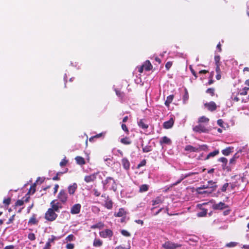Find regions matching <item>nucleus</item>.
Wrapping results in <instances>:
<instances>
[{"instance_id":"obj_1","label":"nucleus","mask_w":249,"mask_h":249,"mask_svg":"<svg viewBox=\"0 0 249 249\" xmlns=\"http://www.w3.org/2000/svg\"><path fill=\"white\" fill-rule=\"evenodd\" d=\"M217 188V185L215 184V182L212 180L209 181L208 184L203 185L200 187H197L196 189L199 190L208 189L212 191H215Z\"/></svg>"},{"instance_id":"obj_2","label":"nucleus","mask_w":249,"mask_h":249,"mask_svg":"<svg viewBox=\"0 0 249 249\" xmlns=\"http://www.w3.org/2000/svg\"><path fill=\"white\" fill-rule=\"evenodd\" d=\"M57 214L55 213L53 209L49 208L46 212L45 218L49 221H54L57 217Z\"/></svg>"},{"instance_id":"obj_3","label":"nucleus","mask_w":249,"mask_h":249,"mask_svg":"<svg viewBox=\"0 0 249 249\" xmlns=\"http://www.w3.org/2000/svg\"><path fill=\"white\" fill-rule=\"evenodd\" d=\"M162 247L165 249H176L178 247H181V245L167 241L162 245Z\"/></svg>"},{"instance_id":"obj_4","label":"nucleus","mask_w":249,"mask_h":249,"mask_svg":"<svg viewBox=\"0 0 249 249\" xmlns=\"http://www.w3.org/2000/svg\"><path fill=\"white\" fill-rule=\"evenodd\" d=\"M193 130L195 132L199 133H207L209 131V129L207 128L204 125L201 124H199V125L195 126L193 128Z\"/></svg>"},{"instance_id":"obj_5","label":"nucleus","mask_w":249,"mask_h":249,"mask_svg":"<svg viewBox=\"0 0 249 249\" xmlns=\"http://www.w3.org/2000/svg\"><path fill=\"white\" fill-rule=\"evenodd\" d=\"M68 195L66 191L64 190H62L60 191L58 195V198L62 203H65L67 200Z\"/></svg>"},{"instance_id":"obj_6","label":"nucleus","mask_w":249,"mask_h":249,"mask_svg":"<svg viewBox=\"0 0 249 249\" xmlns=\"http://www.w3.org/2000/svg\"><path fill=\"white\" fill-rule=\"evenodd\" d=\"M56 200H53L51 202V205L53 211L58 212L60 208H61L62 206L59 202H55Z\"/></svg>"},{"instance_id":"obj_7","label":"nucleus","mask_w":249,"mask_h":249,"mask_svg":"<svg viewBox=\"0 0 249 249\" xmlns=\"http://www.w3.org/2000/svg\"><path fill=\"white\" fill-rule=\"evenodd\" d=\"M204 106L211 111H213L216 109V105L214 102H210L208 103H205Z\"/></svg>"},{"instance_id":"obj_8","label":"nucleus","mask_w":249,"mask_h":249,"mask_svg":"<svg viewBox=\"0 0 249 249\" xmlns=\"http://www.w3.org/2000/svg\"><path fill=\"white\" fill-rule=\"evenodd\" d=\"M112 234V231L109 229L100 232V236L104 238L111 237Z\"/></svg>"},{"instance_id":"obj_9","label":"nucleus","mask_w":249,"mask_h":249,"mask_svg":"<svg viewBox=\"0 0 249 249\" xmlns=\"http://www.w3.org/2000/svg\"><path fill=\"white\" fill-rule=\"evenodd\" d=\"M80 209L81 205L79 204H76L71 207V213L72 214H77L80 212Z\"/></svg>"},{"instance_id":"obj_10","label":"nucleus","mask_w":249,"mask_h":249,"mask_svg":"<svg viewBox=\"0 0 249 249\" xmlns=\"http://www.w3.org/2000/svg\"><path fill=\"white\" fill-rule=\"evenodd\" d=\"M97 173H94L89 176H87L85 177L84 180L88 183L94 181L96 178Z\"/></svg>"},{"instance_id":"obj_11","label":"nucleus","mask_w":249,"mask_h":249,"mask_svg":"<svg viewBox=\"0 0 249 249\" xmlns=\"http://www.w3.org/2000/svg\"><path fill=\"white\" fill-rule=\"evenodd\" d=\"M174 123V121L173 118H170V119L166 122H165L163 124V126L165 129H169L171 128Z\"/></svg>"},{"instance_id":"obj_12","label":"nucleus","mask_w":249,"mask_h":249,"mask_svg":"<svg viewBox=\"0 0 249 249\" xmlns=\"http://www.w3.org/2000/svg\"><path fill=\"white\" fill-rule=\"evenodd\" d=\"M225 207V204L222 202H220L217 204H214L212 206V208L214 210H222Z\"/></svg>"},{"instance_id":"obj_13","label":"nucleus","mask_w":249,"mask_h":249,"mask_svg":"<svg viewBox=\"0 0 249 249\" xmlns=\"http://www.w3.org/2000/svg\"><path fill=\"white\" fill-rule=\"evenodd\" d=\"M110 182H112L113 184L115 183V182L114 179L111 177H107L106 178V179L105 180H103L102 183L103 184L104 188H106L107 184H108Z\"/></svg>"},{"instance_id":"obj_14","label":"nucleus","mask_w":249,"mask_h":249,"mask_svg":"<svg viewBox=\"0 0 249 249\" xmlns=\"http://www.w3.org/2000/svg\"><path fill=\"white\" fill-rule=\"evenodd\" d=\"M77 186L76 183H74L72 185H70L68 187V192L70 195H73L76 189H77Z\"/></svg>"},{"instance_id":"obj_15","label":"nucleus","mask_w":249,"mask_h":249,"mask_svg":"<svg viewBox=\"0 0 249 249\" xmlns=\"http://www.w3.org/2000/svg\"><path fill=\"white\" fill-rule=\"evenodd\" d=\"M143 68L146 71H150L152 69V65L149 60H146L142 65Z\"/></svg>"},{"instance_id":"obj_16","label":"nucleus","mask_w":249,"mask_h":249,"mask_svg":"<svg viewBox=\"0 0 249 249\" xmlns=\"http://www.w3.org/2000/svg\"><path fill=\"white\" fill-rule=\"evenodd\" d=\"M164 199L163 197H157L155 199L152 200V205H156L157 204H159L160 203H162Z\"/></svg>"},{"instance_id":"obj_17","label":"nucleus","mask_w":249,"mask_h":249,"mask_svg":"<svg viewBox=\"0 0 249 249\" xmlns=\"http://www.w3.org/2000/svg\"><path fill=\"white\" fill-rule=\"evenodd\" d=\"M122 163L125 169H128L130 167V163L128 160L125 158H124L122 160Z\"/></svg>"},{"instance_id":"obj_18","label":"nucleus","mask_w":249,"mask_h":249,"mask_svg":"<svg viewBox=\"0 0 249 249\" xmlns=\"http://www.w3.org/2000/svg\"><path fill=\"white\" fill-rule=\"evenodd\" d=\"M196 191L197 193L200 195H203V194H211L212 192H213L214 191H212L211 190H208L206 189V190L202 191V190H199L198 189H196Z\"/></svg>"},{"instance_id":"obj_19","label":"nucleus","mask_w":249,"mask_h":249,"mask_svg":"<svg viewBox=\"0 0 249 249\" xmlns=\"http://www.w3.org/2000/svg\"><path fill=\"white\" fill-rule=\"evenodd\" d=\"M126 212L124 210L123 208L119 209V212L117 213L114 214V215L117 217H122L125 215Z\"/></svg>"},{"instance_id":"obj_20","label":"nucleus","mask_w":249,"mask_h":249,"mask_svg":"<svg viewBox=\"0 0 249 249\" xmlns=\"http://www.w3.org/2000/svg\"><path fill=\"white\" fill-rule=\"evenodd\" d=\"M171 142V141L170 139L166 136L162 137L160 141V143L161 144H162V143L170 144Z\"/></svg>"},{"instance_id":"obj_21","label":"nucleus","mask_w":249,"mask_h":249,"mask_svg":"<svg viewBox=\"0 0 249 249\" xmlns=\"http://www.w3.org/2000/svg\"><path fill=\"white\" fill-rule=\"evenodd\" d=\"M105 206L108 209H111L112 207V201L110 199L107 198L105 201Z\"/></svg>"},{"instance_id":"obj_22","label":"nucleus","mask_w":249,"mask_h":249,"mask_svg":"<svg viewBox=\"0 0 249 249\" xmlns=\"http://www.w3.org/2000/svg\"><path fill=\"white\" fill-rule=\"evenodd\" d=\"M77 163L80 165H83L85 163V160L81 157L77 156L75 158Z\"/></svg>"},{"instance_id":"obj_23","label":"nucleus","mask_w":249,"mask_h":249,"mask_svg":"<svg viewBox=\"0 0 249 249\" xmlns=\"http://www.w3.org/2000/svg\"><path fill=\"white\" fill-rule=\"evenodd\" d=\"M173 95H169L167 97L166 100L165 102V105L166 106H169V104L172 102L173 100Z\"/></svg>"},{"instance_id":"obj_24","label":"nucleus","mask_w":249,"mask_h":249,"mask_svg":"<svg viewBox=\"0 0 249 249\" xmlns=\"http://www.w3.org/2000/svg\"><path fill=\"white\" fill-rule=\"evenodd\" d=\"M198 149L191 145H187L185 147V150L192 152H197Z\"/></svg>"},{"instance_id":"obj_25","label":"nucleus","mask_w":249,"mask_h":249,"mask_svg":"<svg viewBox=\"0 0 249 249\" xmlns=\"http://www.w3.org/2000/svg\"><path fill=\"white\" fill-rule=\"evenodd\" d=\"M209 121V119L205 116H202L198 119V123H207Z\"/></svg>"},{"instance_id":"obj_26","label":"nucleus","mask_w":249,"mask_h":249,"mask_svg":"<svg viewBox=\"0 0 249 249\" xmlns=\"http://www.w3.org/2000/svg\"><path fill=\"white\" fill-rule=\"evenodd\" d=\"M219 153L218 150H214V151L210 153L206 158L205 160L209 159L210 157H214L216 155H217Z\"/></svg>"},{"instance_id":"obj_27","label":"nucleus","mask_w":249,"mask_h":249,"mask_svg":"<svg viewBox=\"0 0 249 249\" xmlns=\"http://www.w3.org/2000/svg\"><path fill=\"white\" fill-rule=\"evenodd\" d=\"M138 125L140 127H141V128H142L143 129H146L148 127V124H145L143 122V120H140L138 122Z\"/></svg>"},{"instance_id":"obj_28","label":"nucleus","mask_w":249,"mask_h":249,"mask_svg":"<svg viewBox=\"0 0 249 249\" xmlns=\"http://www.w3.org/2000/svg\"><path fill=\"white\" fill-rule=\"evenodd\" d=\"M231 147H227L226 149L223 150L222 151V153L225 156H228L231 153Z\"/></svg>"},{"instance_id":"obj_29","label":"nucleus","mask_w":249,"mask_h":249,"mask_svg":"<svg viewBox=\"0 0 249 249\" xmlns=\"http://www.w3.org/2000/svg\"><path fill=\"white\" fill-rule=\"evenodd\" d=\"M104 227V224L102 222H99L98 223L96 224H94L91 226L92 229H101Z\"/></svg>"},{"instance_id":"obj_30","label":"nucleus","mask_w":249,"mask_h":249,"mask_svg":"<svg viewBox=\"0 0 249 249\" xmlns=\"http://www.w3.org/2000/svg\"><path fill=\"white\" fill-rule=\"evenodd\" d=\"M102 245V242L99 239H95L93 242V246L95 247H100Z\"/></svg>"},{"instance_id":"obj_31","label":"nucleus","mask_w":249,"mask_h":249,"mask_svg":"<svg viewBox=\"0 0 249 249\" xmlns=\"http://www.w3.org/2000/svg\"><path fill=\"white\" fill-rule=\"evenodd\" d=\"M148 186L146 184L142 185L140 187V192H143L148 190Z\"/></svg>"},{"instance_id":"obj_32","label":"nucleus","mask_w":249,"mask_h":249,"mask_svg":"<svg viewBox=\"0 0 249 249\" xmlns=\"http://www.w3.org/2000/svg\"><path fill=\"white\" fill-rule=\"evenodd\" d=\"M207 211L206 210H203L201 212L198 213L197 215L198 217H203L206 215Z\"/></svg>"},{"instance_id":"obj_33","label":"nucleus","mask_w":249,"mask_h":249,"mask_svg":"<svg viewBox=\"0 0 249 249\" xmlns=\"http://www.w3.org/2000/svg\"><path fill=\"white\" fill-rule=\"evenodd\" d=\"M121 142L122 143L125 144H129L131 143V142L127 138H123L121 140Z\"/></svg>"},{"instance_id":"obj_34","label":"nucleus","mask_w":249,"mask_h":249,"mask_svg":"<svg viewBox=\"0 0 249 249\" xmlns=\"http://www.w3.org/2000/svg\"><path fill=\"white\" fill-rule=\"evenodd\" d=\"M237 243L236 242H231L229 243H228L226 244V246L227 247L231 248V247H234L237 245Z\"/></svg>"},{"instance_id":"obj_35","label":"nucleus","mask_w":249,"mask_h":249,"mask_svg":"<svg viewBox=\"0 0 249 249\" xmlns=\"http://www.w3.org/2000/svg\"><path fill=\"white\" fill-rule=\"evenodd\" d=\"M185 94L183 96V100L184 102L185 101H186L188 99V98H189L188 93V91L186 89H185Z\"/></svg>"},{"instance_id":"obj_36","label":"nucleus","mask_w":249,"mask_h":249,"mask_svg":"<svg viewBox=\"0 0 249 249\" xmlns=\"http://www.w3.org/2000/svg\"><path fill=\"white\" fill-rule=\"evenodd\" d=\"M74 238V236L72 234H70L66 237V240L67 241V242L71 241L73 240Z\"/></svg>"},{"instance_id":"obj_37","label":"nucleus","mask_w":249,"mask_h":249,"mask_svg":"<svg viewBox=\"0 0 249 249\" xmlns=\"http://www.w3.org/2000/svg\"><path fill=\"white\" fill-rule=\"evenodd\" d=\"M121 233L125 236L128 237L130 236V234L129 233V232L124 230H122Z\"/></svg>"},{"instance_id":"obj_38","label":"nucleus","mask_w":249,"mask_h":249,"mask_svg":"<svg viewBox=\"0 0 249 249\" xmlns=\"http://www.w3.org/2000/svg\"><path fill=\"white\" fill-rule=\"evenodd\" d=\"M214 89L209 88L207 90L206 92L207 93L211 94L212 96H213L214 95Z\"/></svg>"},{"instance_id":"obj_39","label":"nucleus","mask_w":249,"mask_h":249,"mask_svg":"<svg viewBox=\"0 0 249 249\" xmlns=\"http://www.w3.org/2000/svg\"><path fill=\"white\" fill-rule=\"evenodd\" d=\"M142 150L144 152H148L151 151V147L149 146H145L142 148Z\"/></svg>"},{"instance_id":"obj_40","label":"nucleus","mask_w":249,"mask_h":249,"mask_svg":"<svg viewBox=\"0 0 249 249\" xmlns=\"http://www.w3.org/2000/svg\"><path fill=\"white\" fill-rule=\"evenodd\" d=\"M220 57L219 55H215L214 57V61L215 62V64H220L219 61H220Z\"/></svg>"},{"instance_id":"obj_41","label":"nucleus","mask_w":249,"mask_h":249,"mask_svg":"<svg viewBox=\"0 0 249 249\" xmlns=\"http://www.w3.org/2000/svg\"><path fill=\"white\" fill-rule=\"evenodd\" d=\"M28 237L31 240H34L36 238L35 234L33 233H29Z\"/></svg>"},{"instance_id":"obj_42","label":"nucleus","mask_w":249,"mask_h":249,"mask_svg":"<svg viewBox=\"0 0 249 249\" xmlns=\"http://www.w3.org/2000/svg\"><path fill=\"white\" fill-rule=\"evenodd\" d=\"M23 204H24V201H23L22 200H18L16 203V205L18 206H21L23 205Z\"/></svg>"},{"instance_id":"obj_43","label":"nucleus","mask_w":249,"mask_h":249,"mask_svg":"<svg viewBox=\"0 0 249 249\" xmlns=\"http://www.w3.org/2000/svg\"><path fill=\"white\" fill-rule=\"evenodd\" d=\"M228 186H229V184H228V183H225V184L223 185V186H222V188H221V191H222V192H225V191H226L227 188V187H228Z\"/></svg>"},{"instance_id":"obj_44","label":"nucleus","mask_w":249,"mask_h":249,"mask_svg":"<svg viewBox=\"0 0 249 249\" xmlns=\"http://www.w3.org/2000/svg\"><path fill=\"white\" fill-rule=\"evenodd\" d=\"M172 65V63L171 62H168L165 64V68L167 70H169V69L171 67Z\"/></svg>"},{"instance_id":"obj_45","label":"nucleus","mask_w":249,"mask_h":249,"mask_svg":"<svg viewBox=\"0 0 249 249\" xmlns=\"http://www.w3.org/2000/svg\"><path fill=\"white\" fill-rule=\"evenodd\" d=\"M219 161L225 163V164H227L228 160L226 158L222 157L219 159Z\"/></svg>"},{"instance_id":"obj_46","label":"nucleus","mask_w":249,"mask_h":249,"mask_svg":"<svg viewBox=\"0 0 249 249\" xmlns=\"http://www.w3.org/2000/svg\"><path fill=\"white\" fill-rule=\"evenodd\" d=\"M10 201H11V199L10 198H6V199H4L3 200V203L6 204V205H9L10 203Z\"/></svg>"},{"instance_id":"obj_47","label":"nucleus","mask_w":249,"mask_h":249,"mask_svg":"<svg viewBox=\"0 0 249 249\" xmlns=\"http://www.w3.org/2000/svg\"><path fill=\"white\" fill-rule=\"evenodd\" d=\"M130 248V246H128L127 248L124 247L122 246L116 247L114 249H129Z\"/></svg>"},{"instance_id":"obj_48","label":"nucleus","mask_w":249,"mask_h":249,"mask_svg":"<svg viewBox=\"0 0 249 249\" xmlns=\"http://www.w3.org/2000/svg\"><path fill=\"white\" fill-rule=\"evenodd\" d=\"M93 192H94V195L96 196H99L101 193L100 192H99L97 189H93Z\"/></svg>"},{"instance_id":"obj_49","label":"nucleus","mask_w":249,"mask_h":249,"mask_svg":"<svg viewBox=\"0 0 249 249\" xmlns=\"http://www.w3.org/2000/svg\"><path fill=\"white\" fill-rule=\"evenodd\" d=\"M14 217L15 215H13L8 220V222H7V224H9L13 222V220H14Z\"/></svg>"},{"instance_id":"obj_50","label":"nucleus","mask_w":249,"mask_h":249,"mask_svg":"<svg viewBox=\"0 0 249 249\" xmlns=\"http://www.w3.org/2000/svg\"><path fill=\"white\" fill-rule=\"evenodd\" d=\"M122 128L124 131L126 132H128V130L127 129V127L126 125L125 124H122Z\"/></svg>"},{"instance_id":"obj_51","label":"nucleus","mask_w":249,"mask_h":249,"mask_svg":"<svg viewBox=\"0 0 249 249\" xmlns=\"http://www.w3.org/2000/svg\"><path fill=\"white\" fill-rule=\"evenodd\" d=\"M67 249H73L74 248V245L73 244H68L66 246Z\"/></svg>"},{"instance_id":"obj_52","label":"nucleus","mask_w":249,"mask_h":249,"mask_svg":"<svg viewBox=\"0 0 249 249\" xmlns=\"http://www.w3.org/2000/svg\"><path fill=\"white\" fill-rule=\"evenodd\" d=\"M190 69L192 74L195 76L196 78L197 77L196 74V72L195 71L192 69L191 66H190Z\"/></svg>"},{"instance_id":"obj_53","label":"nucleus","mask_w":249,"mask_h":249,"mask_svg":"<svg viewBox=\"0 0 249 249\" xmlns=\"http://www.w3.org/2000/svg\"><path fill=\"white\" fill-rule=\"evenodd\" d=\"M36 222V220L35 218H31L29 221V223H32V224H35Z\"/></svg>"},{"instance_id":"obj_54","label":"nucleus","mask_w":249,"mask_h":249,"mask_svg":"<svg viewBox=\"0 0 249 249\" xmlns=\"http://www.w3.org/2000/svg\"><path fill=\"white\" fill-rule=\"evenodd\" d=\"M138 69L139 72L140 73H142L143 72V69H144L142 65L140 67H138Z\"/></svg>"},{"instance_id":"obj_55","label":"nucleus","mask_w":249,"mask_h":249,"mask_svg":"<svg viewBox=\"0 0 249 249\" xmlns=\"http://www.w3.org/2000/svg\"><path fill=\"white\" fill-rule=\"evenodd\" d=\"M183 179H184V178H182V177H181V178L178 180L177 182L174 183L173 185L174 186L177 185Z\"/></svg>"},{"instance_id":"obj_56","label":"nucleus","mask_w":249,"mask_h":249,"mask_svg":"<svg viewBox=\"0 0 249 249\" xmlns=\"http://www.w3.org/2000/svg\"><path fill=\"white\" fill-rule=\"evenodd\" d=\"M135 221L137 223L140 224H141L142 225L143 224V221L142 220H136Z\"/></svg>"},{"instance_id":"obj_57","label":"nucleus","mask_w":249,"mask_h":249,"mask_svg":"<svg viewBox=\"0 0 249 249\" xmlns=\"http://www.w3.org/2000/svg\"><path fill=\"white\" fill-rule=\"evenodd\" d=\"M195 173H190L189 174H186V175H185L184 176H182V178H184V179L188 177H189L190 176H192L193 175H194Z\"/></svg>"},{"instance_id":"obj_58","label":"nucleus","mask_w":249,"mask_h":249,"mask_svg":"<svg viewBox=\"0 0 249 249\" xmlns=\"http://www.w3.org/2000/svg\"><path fill=\"white\" fill-rule=\"evenodd\" d=\"M14 246L13 245H10V246H6L4 249H14Z\"/></svg>"},{"instance_id":"obj_59","label":"nucleus","mask_w":249,"mask_h":249,"mask_svg":"<svg viewBox=\"0 0 249 249\" xmlns=\"http://www.w3.org/2000/svg\"><path fill=\"white\" fill-rule=\"evenodd\" d=\"M58 187L59 186L58 184L55 185L54 187V194H55L57 192Z\"/></svg>"},{"instance_id":"obj_60","label":"nucleus","mask_w":249,"mask_h":249,"mask_svg":"<svg viewBox=\"0 0 249 249\" xmlns=\"http://www.w3.org/2000/svg\"><path fill=\"white\" fill-rule=\"evenodd\" d=\"M67 161L65 160H63L60 163V165L61 166H64L66 164Z\"/></svg>"},{"instance_id":"obj_61","label":"nucleus","mask_w":249,"mask_h":249,"mask_svg":"<svg viewBox=\"0 0 249 249\" xmlns=\"http://www.w3.org/2000/svg\"><path fill=\"white\" fill-rule=\"evenodd\" d=\"M216 71L217 73H219V71H220V64H217L216 65Z\"/></svg>"},{"instance_id":"obj_62","label":"nucleus","mask_w":249,"mask_h":249,"mask_svg":"<svg viewBox=\"0 0 249 249\" xmlns=\"http://www.w3.org/2000/svg\"><path fill=\"white\" fill-rule=\"evenodd\" d=\"M223 123V121L221 119H219L217 121V124L221 126Z\"/></svg>"},{"instance_id":"obj_63","label":"nucleus","mask_w":249,"mask_h":249,"mask_svg":"<svg viewBox=\"0 0 249 249\" xmlns=\"http://www.w3.org/2000/svg\"><path fill=\"white\" fill-rule=\"evenodd\" d=\"M247 94V91H243L240 92V94L242 95H245Z\"/></svg>"},{"instance_id":"obj_64","label":"nucleus","mask_w":249,"mask_h":249,"mask_svg":"<svg viewBox=\"0 0 249 249\" xmlns=\"http://www.w3.org/2000/svg\"><path fill=\"white\" fill-rule=\"evenodd\" d=\"M243 248L245 249H249V245H244Z\"/></svg>"}]
</instances>
